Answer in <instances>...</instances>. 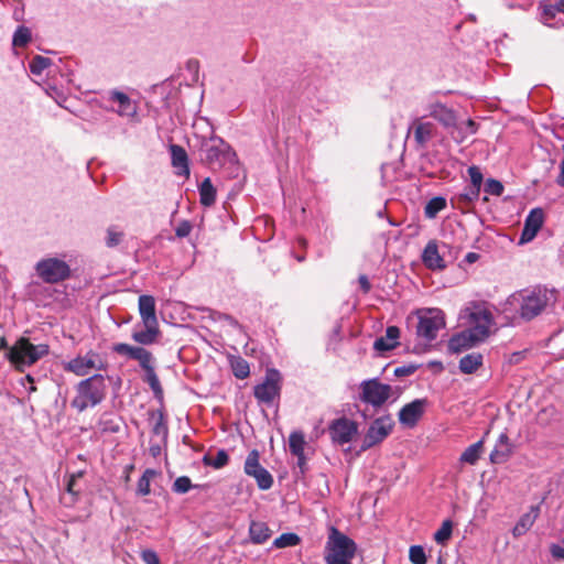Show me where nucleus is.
Listing matches in <instances>:
<instances>
[{
  "mask_svg": "<svg viewBox=\"0 0 564 564\" xmlns=\"http://www.w3.org/2000/svg\"><path fill=\"white\" fill-rule=\"evenodd\" d=\"M550 553L553 558L564 561V546L560 544H552L550 546Z\"/></svg>",
  "mask_w": 564,
  "mask_h": 564,
  "instance_id": "55",
  "label": "nucleus"
},
{
  "mask_svg": "<svg viewBox=\"0 0 564 564\" xmlns=\"http://www.w3.org/2000/svg\"><path fill=\"white\" fill-rule=\"evenodd\" d=\"M523 352H514L510 359L511 362H519L521 359Z\"/></svg>",
  "mask_w": 564,
  "mask_h": 564,
  "instance_id": "61",
  "label": "nucleus"
},
{
  "mask_svg": "<svg viewBox=\"0 0 564 564\" xmlns=\"http://www.w3.org/2000/svg\"><path fill=\"white\" fill-rule=\"evenodd\" d=\"M467 172L470 177V186L481 189L484 176L480 169L476 165H471L468 167Z\"/></svg>",
  "mask_w": 564,
  "mask_h": 564,
  "instance_id": "48",
  "label": "nucleus"
},
{
  "mask_svg": "<svg viewBox=\"0 0 564 564\" xmlns=\"http://www.w3.org/2000/svg\"><path fill=\"white\" fill-rule=\"evenodd\" d=\"M511 453L512 446L509 443V437L507 434L502 433L500 434L495 448L490 453V460L494 464H502L507 462Z\"/></svg>",
  "mask_w": 564,
  "mask_h": 564,
  "instance_id": "24",
  "label": "nucleus"
},
{
  "mask_svg": "<svg viewBox=\"0 0 564 564\" xmlns=\"http://www.w3.org/2000/svg\"><path fill=\"white\" fill-rule=\"evenodd\" d=\"M200 204L204 206H212L216 200V189L212 184L210 178H205L199 185Z\"/></svg>",
  "mask_w": 564,
  "mask_h": 564,
  "instance_id": "32",
  "label": "nucleus"
},
{
  "mask_svg": "<svg viewBox=\"0 0 564 564\" xmlns=\"http://www.w3.org/2000/svg\"><path fill=\"white\" fill-rule=\"evenodd\" d=\"M416 334L426 341L436 339L437 334L446 325L445 314L440 308H425L417 313Z\"/></svg>",
  "mask_w": 564,
  "mask_h": 564,
  "instance_id": "6",
  "label": "nucleus"
},
{
  "mask_svg": "<svg viewBox=\"0 0 564 564\" xmlns=\"http://www.w3.org/2000/svg\"><path fill=\"white\" fill-rule=\"evenodd\" d=\"M170 154L172 165L177 170L176 174L180 176H188L189 167H188V156L185 149L178 144L170 145Z\"/></svg>",
  "mask_w": 564,
  "mask_h": 564,
  "instance_id": "22",
  "label": "nucleus"
},
{
  "mask_svg": "<svg viewBox=\"0 0 564 564\" xmlns=\"http://www.w3.org/2000/svg\"><path fill=\"white\" fill-rule=\"evenodd\" d=\"M475 258H476L475 253H468V256H467L468 261H474Z\"/></svg>",
  "mask_w": 564,
  "mask_h": 564,
  "instance_id": "63",
  "label": "nucleus"
},
{
  "mask_svg": "<svg viewBox=\"0 0 564 564\" xmlns=\"http://www.w3.org/2000/svg\"><path fill=\"white\" fill-rule=\"evenodd\" d=\"M200 160L210 169H220L227 163L236 162V153L220 137L204 139L199 149Z\"/></svg>",
  "mask_w": 564,
  "mask_h": 564,
  "instance_id": "4",
  "label": "nucleus"
},
{
  "mask_svg": "<svg viewBox=\"0 0 564 564\" xmlns=\"http://www.w3.org/2000/svg\"><path fill=\"white\" fill-rule=\"evenodd\" d=\"M301 542V538L296 533H283L279 538H276L272 546L275 549H284V547H291L296 546Z\"/></svg>",
  "mask_w": 564,
  "mask_h": 564,
  "instance_id": "38",
  "label": "nucleus"
},
{
  "mask_svg": "<svg viewBox=\"0 0 564 564\" xmlns=\"http://www.w3.org/2000/svg\"><path fill=\"white\" fill-rule=\"evenodd\" d=\"M144 329L134 330L132 333V339L140 345H151L156 341V338L160 335L159 323L150 324L143 323Z\"/></svg>",
  "mask_w": 564,
  "mask_h": 564,
  "instance_id": "27",
  "label": "nucleus"
},
{
  "mask_svg": "<svg viewBox=\"0 0 564 564\" xmlns=\"http://www.w3.org/2000/svg\"><path fill=\"white\" fill-rule=\"evenodd\" d=\"M555 7H556L557 12L564 13V0H558L555 3Z\"/></svg>",
  "mask_w": 564,
  "mask_h": 564,
  "instance_id": "60",
  "label": "nucleus"
},
{
  "mask_svg": "<svg viewBox=\"0 0 564 564\" xmlns=\"http://www.w3.org/2000/svg\"><path fill=\"white\" fill-rule=\"evenodd\" d=\"M394 423L390 415L376 419L369 426L362 443V449H368L381 443L391 433Z\"/></svg>",
  "mask_w": 564,
  "mask_h": 564,
  "instance_id": "13",
  "label": "nucleus"
},
{
  "mask_svg": "<svg viewBox=\"0 0 564 564\" xmlns=\"http://www.w3.org/2000/svg\"><path fill=\"white\" fill-rule=\"evenodd\" d=\"M296 458H297V467L301 469L302 473H304L305 470V467H306V457H305V454L304 452L302 453V455H295Z\"/></svg>",
  "mask_w": 564,
  "mask_h": 564,
  "instance_id": "58",
  "label": "nucleus"
},
{
  "mask_svg": "<svg viewBox=\"0 0 564 564\" xmlns=\"http://www.w3.org/2000/svg\"><path fill=\"white\" fill-rule=\"evenodd\" d=\"M141 558L145 564H160V558L153 550L142 551Z\"/></svg>",
  "mask_w": 564,
  "mask_h": 564,
  "instance_id": "54",
  "label": "nucleus"
},
{
  "mask_svg": "<svg viewBox=\"0 0 564 564\" xmlns=\"http://www.w3.org/2000/svg\"><path fill=\"white\" fill-rule=\"evenodd\" d=\"M400 336V329L397 326H389L386 329V337H379L375 340L373 348L378 351H389L397 347V339Z\"/></svg>",
  "mask_w": 564,
  "mask_h": 564,
  "instance_id": "28",
  "label": "nucleus"
},
{
  "mask_svg": "<svg viewBox=\"0 0 564 564\" xmlns=\"http://www.w3.org/2000/svg\"><path fill=\"white\" fill-rule=\"evenodd\" d=\"M51 64L52 61L48 57L35 55L32 57L29 68L33 75L40 76L48 66H51Z\"/></svg>",
  "mask_w": 564,
  "mask_h": 564,
  "instance_id": "41",
  "label": "nucleus"
},
{
  "mask_svg": "<svg viewBox=\"0 0 564 564\" xmlns=\"http://www.w3.org/2000/svg\"><path fill=\"white\" fill-rule=\"evenodd\" d=\"M63 369L78 377H84L91 370L106 369V362L98 352L89 350L84 356H77L69 361L63 362Z\"/></svg>",
  "mask_w": 564,
  "mask_h": 564,
  "instance_id": "9",
  "label": "nucleus"
},
{
  "mask_svg": "<svg viewBox=\"0 0 564 564\" xmlns=\"http://www.w3.org/2000/svg\"><path fill=\"white\" fill-rule=\"evenodd\" d=\"M358 282H359L360 288L364 291V293H368L370 291L371 285L366 275H360L358 279Z\"/></svg>",
  "mask_w": 564,
  "mask_h": 564,
  "instance_id": "57",
  "label": "nucleus"
},
{
  "mask_svg": "<svg viewBox=\"0 0 564 564\" xmlns=\"http://www.w3.org/2000/svg\"><path fill=\"white\" fill-rule=\"evenodd\" d=\"M453 522L451 520H444L441 528L434 533V540L437 544L444 545L452 536Z\"/></svg>",
  "mask_w": 564,
  "mask_h": 564,
  "instance_id": "42",
  "label": "nucleus"
},
{
  "mask_svg": "<svg viewBox=\"0 0 564 564\" xmlns=\"http://www.w3.org/2000/svg\"><path fill=\"white\" fill-rule=\"evenodd\" d=\"M468 312L470 327L468 329L476 337V340L484 341L490 333L492 325V314L490 311L481 305H473Z\"/></svg>",
  "mask_w": 564,
  "mask_h": 564,
  "instance_id": "11",
  "label": "nucleus"
},
{
  "mask_svg": "<svg viewBox=\"0 0 564 564\" xmlns=\"http://www.w3.org/2000/svg\"><path fill=\"white\" fill-rule=\"evenodd\" d=\"M429 400L426 398L415 399L403 405L399 411V422L405 427H414L424 415Z\"/></svg>",
  "mask_w": 564,
  "mask_h": 564,
  "instance_id": "16",
  "label": "nucleus"
},
{
  "mask_svg": "<svg viewBox=\"0 0 564 564\" xmlns=\"http://www.w3.org/2000/svg\"><path fill=\"white\" fill-rule=\"evenodd\" d=\"M192 229H193L192 224L187 220H183L176 226L175 235L178 238H185L191 234Z\"/></svg>",
  "mask_w": 564,
  "mask_h": 564,
  "instance_id": "53",
  "label": "nucleus"
},
{
  "mask_svg": "<svg viewBox=\"0 0 564 564\" xmlns=\"http://www.w3.org/2000/svg\"><path fill=\"white\" fill-rule=\"evenodd\" d=\"M427 111L432 118H434L445 127H452L456 122V115L454 110L442 102L435 101L429 104Z\"/></svg>",
  "mask_w": 564,
  "mask_h": 564,
  "instance_id": "20",
  "label": "nucleus"
},
{
  "mask_svg": "<svg viewBox=\"0 0 564 564\" xmlns=\"http://www.w3.org/2000/svg\"><path fill=\"white\" fill-rule=\"evenodd\" d=\"M328 432L333 443L344 445L350 443L358 433V425L355 421L347 417H339L328 426Z\"/></svg>",
  "mask_w": 564,
  "mask_h": 564,
  "instance_id": "14",
  "label": "nucleus"
},
{
  "mask_svg": "<svg viewBox=\"0 0 564 564\" xmlns=\"http://www.w3.org/2000/svg\"><path fill=\"white\" fill-rule=\"evenodd\" d=\"M281 375L275 369H269L265 372L263 381L253 389V394L259 403L272 404L280 397Z\"/></svg>",
  "mask_w": 564,
  "mask_h": 564,
  "instance_id": "10",
  "label": "nucleus"
},
{
  "mask_svg": "<svg viewBox=\"0 0 564 564\" xmlns=\"http://www.w3.org/2000/svg\"><path fill=\"white\" fill-rule=\"evenodd\" d=\"M37 276L45 283L55 284L70 276L69 265L62 259L50 257L35 264Z\"/></svg>",
  "mask_w": 564,
  "mask_h": 564,
  "instance_id": "7",
  "label": "nucleus"
},
{
  "mask_svg": "<svg viewBox=\"0 0 564 564\" xmlns=\"http://www.w3.org/2000/svg\"><path fill=\"white\" fill-rule=\"evenodd\" d=\"M557 13L555 4H545L542 7L541 21L545 25H551L550 20Z\"/></svg>",
  "mask_w": 564,
  "mask_h": 564,
  "instance_id": "50",
  "label": "nucleus"
},
{
  "mask_svg": "<svg viewBox=\"0 0 564 564\" xmlns=\"http://www.w3.org/2000/svg\"><path fill=\"white\" fill-rule=\"evenodd\" d=\"M485 193L492 196H501L503 194V184L496 178H487L484 187Z\"/></svg>",
  "mask_w": 564,
  "mask_h": 564,
  "instance_id": "45",
  "label": "nucleus"
},
{
  "mask_svg": "<svg viewBox=\"0 0 564 564\" xmlns=\"http://www.w3.org/2000/svg\"><path fill=\"white\" fill-rule=\"evenodd\" d=\"M141 368L144 370V381L149 384L155 398L163 397V389L154 369V358L150 359V362H145Z\"/></svg>",
  "mask_w": 564,
  "mask_h": 564,
  "instance_id": "29",
  "label": "nucleus"
},
{
  "mask_svg": "<svg viewBox=\"0 0 564 564\" xmlns=\"http://www.w3.org/2000/svg\"><path fill=\"white\" fill-rule=\"evenodd\" d=\"M153 433L163 438H165L167 436V427L164 424V422L162 421V419L159 422H156V424L154 425Z\"/></svg>",
  "mask_w": 564,
  "mask_h": 564,
  "instance_id": "56",
  "label": "nucleus"
},
{
  "mask_svg": "<svg viewBox=\"0 0 564 564\" xmlns=\"http://www.w3.org/2000/svg\"><path fill=\"white\" fill-rule=\"evenodd\" d=\"M112 351L129 359L137 360L140 367L145 362H150V359H153V355L143 347L131 346L124 343L115 344Z\"/></svg>",
  "mask_w": 564,
  "mask_h": 564,
  "instance_id": "18",
  "label": "nucleus"
},
{
  "mask_svg": "<svg viewBox=\"0 0 564 564\" xmlns=\"http://www.w3.org/2000/svg\"><path fill=\"white\" fill-rule=\"evenodd\" d=\"M47 354L48 346L46 344L33 345L29 338L21 337L8 349L6 356L18 370L22 371Z\"/></svg>",
  "mask_w": 564,
  "mask_h": 564,
  "instance_id": "3",
  "label": "nucleus"
},
{
  "mask_svg": "<svg viewBox=\"0 0 564 564\" xmlns=\"http://www.w3.org/2000/svg\"><path fill=\"white\" fill-rule=\"evenodd\" d=\"M229 456L225 449H219L215 457H212L209 454L204 455L203 464L205 466H212L215 469H220L228 464Z\"/></svg>",
  "mask_w": 564,
  "mask_h": 564,
  "instance_id": "36",
  "label": "nucleus"
},
{
  "mask_svg": "<svg viewBox=\"0 0 564 564\" xmlns=\"http://www.w3.org/2000/svg\"><path fill=\"white\" fill-rule=\"evenodd\" d=\"M272 531L267 523L261 521H251L249 527V536L253 544H263L271 538Z\"/></svg>",
  "mask_w": 564,
  "mask_h": 564,
  "instance_id": "30",
  "label": "nucleus"
},
{
  "mask_svg": "<svg viewBox=\"0 0 564 564\" xmlns=\"http://www.w3.org/2000/svg\"><path fill=\"white\" fill-rule=\"evenodd\" d=\"M150 453L153 457H156L161 454V446L160 445H151L150 446Z\"/></svg>",
  "mask_w": 564,
  "mask_h": 564,
  "instance_id": "59",
  "label": "nucleus"
},
{
  "mask_svg": "<svg viewBox=\"0 0 564 564\" xmlns=\"http://www.w3.org/2000/svg\"><path fill=\"white\" fill-rule=\"evenodd\" d=\"M232 372L238 379H246L250 373L249 364L241 357L231 361Z\"/></svg>",
  "mask_w": 564,
  "mask_h": 564,
  "instance_id": "44",
  "label": "nucleus"
},
{
  "mask_svg": "<svg viewBox=\"0 0 564 564\" xmlns=\"http://www.w3.org/2000/svg\"><path fill=\"white\" fill-rule=\"evenodd\" d=\"M480 343V340H476V337L470 333L467 328L456 335H454L448 341V349L452 352H459L464 349L473 347L474 345Z\"/></svg>",
  "mask_w": 564,
  "mask_h": 564,
  "instance_id": "23",
  "label": "nucleus"
},
{
  "mask_svg": "<svg viewBox=\"0 0 564 564\" xmlns=\"http://www.w3.org/2000/svg\"><path fill=\"white\" fill-rule=\"evenodd\" d=\"M31 37V30L28 26L20 25L13 34L12 45L14 47H25L30 43Z\"/></svg>",
  "mask_w": 564,
  "mask_h": 564,
  "instance_id": "39",
  "label": "nucleus"
},
{
  "mask_svg": "<svg viewBox=\"0 0 564 564\" xmlns=\"http://www.w3.org/2000/svg\"><path fill=\"white\" fill-rule=\"evenodd\" d=\"M357 544L348 535L332 527L325 545L326 564H352Z\"/></svg>",
  "mask_w": 564,
  "mask_h": 564,
  "instance_id": "2",
  "label": "nucleus"
},
{
  "mask_svg": "<svg viewBox=\"0 0 564 564\" xmlns=\"http://www.w3.org/2000/svg\"><path fill=\"white\" fill-rule=\"evenodd\" d=\"M480 189L474 186H466L462 192L452 196L451 203L454 208L460 212H467L478 199Z\"/></svg>",
  "mask_w": 564,
  "mask_h": 564,
  "instance_id": "19",
  "label": "nucleus"
},
{
  "mask_svg": "<svg viewBox=\"0 0 564 564\" xmlns=\"http://www.w3.org/2000/svg\"><path fill=\"white\" fill-rule=\"evenodd\" d=\"M156 475L153 469H145L140 479L138 480L137 492L141 496H147L150 494V485L151 479Z\"/></svg>",
  "mask_w": 564,
  "mask_h": 564,
  "instance_id": "43",
  "label": "nucleus"
},
{
  "mask_svg": "<svg viewBox=\"0 0 564 564\" xmlns=\"http://www.w3.org/2000/svg\"><path fill=\"white\" fill-rule=\"evenodd\" d=\"M260 455L257 449L251 451L245 460L243 471L252 477L261 490H268L273 485L272 475L260 464Z\"/></svg>",
  "mask_w": 564,
  "mask_h": 564,
  "instance_id": "12",
  "label": "nucleus"
},
{
  "mask_svg": "<svg viewBox=\"0 0 564 564\" xmlns=\"http://www.w3.org/2000/svg\"><path fill=\"white\" fill-rule=\"evenodd\" d=\"M544 223V213L541 208L532 209L524 220V226L520 236V243L532 241Z\"/></svg>",
  "mask_w": 564,
  "mask_h": 564,
  "instance_id": "17",
  "label": "nucleus"
},
{
  "mask_svg": "<svg viewBox=\"0 0 564 564\" xmlns=\"http://www.w3.org/2000/svg\"><path fill=\"white\" fill-rule=\"evenodd\" d=\"M0 347L3 348V349H9L10 347H8V344H7V340L4 337H1L0 339Z\"/></svg>",
  "mask_w": 564,
  "mask_h": 564,
  "instance_id": "62",
  "label": "nucleus"
},
{
  "mask_svg": "<svg viewBox=\"0 0 564 564\" xmlns=\"http://www.w3.org/2000/svg\"><path fill=\"white\" fill-rule=\"evenodd\" d=\"M482 355L479 352L467 354L459 360V370L463 373L471 375L482 366Z\"/></svg>",
  "mask_w": 564,
  "mask_h": 564,
  "instance_id": "31",
  "label": "nucleus"
},
{
  "mask_svg": "<svg viewBox=\"0 0 564 564\" xmlns=\"http://www.w3.org/2000/svg\"><path fill=\"white\" fill-rule=\"evenodd\" d=\"M83 477V471H78L76 474H73L69 476L67 484H66V490L70 495L69 501L66 500V497L62 498V501L65 506H70L75 501V497L78 495L79 489L76 488L77 480Z\"/></svg>",
  "mask_w": 564,
  "mask_h": 564,
  "instance_id": "40",
  "label": "nucleus"
},
{
  "mask_svg": "<svg viewBox=\"0 0 564 564\" xmlns=\"http://www.w3.org/2000/svg\"><path fill=\"white\" fill-rule=\"evenodd\" d=\"M422 261L431 270H442L445 268V261L438 252L436 241L431 240L427 242L422 253Z\"/></svg>",
  "mask_w": 564,
  "mask_h": 564,
  "instance_id": "21",
  "label": "nucleus"
},
{
  "mask_svg": "<svg viewBox=\"0 0 564 564\" xmlns=\"http://www.w3.org/2000/svg\"><path fill=\"white\" fill-rule=\"evenodd\" d=\"M446 199L442 196L431 198L424 207L425 217L429 219L435 218L440 212L446 208Z\"/></svg>",
  "mask_w": 564,
  "mask_h": 564,
  "instance_id": "33",
  "label": "nucleus"
},
{
  "mask_svg": "<svg viewBox=\"0 0 564 564\" xmlns=\"http://www.w3.org/2000/svg\"><path fill=\"white\" fill-rule=\"evenodd\" d=\"M519 317L524 321H531L541 314L551 301L554 300V293L543 288H535L531 291H523L518 297Z\"/></svg>",
  "mask_w": 564,
  "mask_h": 564,
  "instance_id": "5",
  "label": "nucleus"
},
{
  "mask_svg": "<svg viewBox=\"0 0 564 564\" xmlns=\"http://www.w3.org/2000/svg\"><path fill=\"white\" fill-rule=\"evenodd\" d=\"M419 366L414 364L404 365L394 369L395 377H408L413 375L417 370Z\"/></svg>",
  "mask_w": 564,
  "mask_h": 564,
  "instance_id": "52",
  "label": "nucleus"
},
{
  "mask_svg": "<svg viewBox=\"0 0 564 564\" xmlns=\"http://www.w3.org/2000/svg\"><path fill=\"white\" fill-rule=\"evenodd\" d=\"M107 100L115 104L117 107H112L111 111L118 116L134 120L138 116V102L131 99L126 93L118 89L108 91Z\"/></svg>",
  "mask_w": 564,
  "mask_h": 564,
  "instance_id": "15",
  "label": "nucleus"
},
{
  "mask_svg": "<svg viewBox=\"0 0 564 564\" xmlns=\"http://www.w3.org/2000/svg\"><path fill=\"white\" fill-rule=\"evenodd\" d=\"M139 313L142 319V323H158L156 314H155V300L151 295H141L139 296Z\"/></svg>",
  "mask_w": 564,
  "mask_h": 564,
  "instance_id": "26",
  "label": "nucleus"
},
{
  "mask_svg": "<svg viewBox=\"0 0 564 564\" xmlns=\"http://www.w3.org/2000/svg\"><path fill=\"white\" fill-rule=\"evenodd\" d=\"M123 238V232L116 229V227H109L107 229L106 245L109 248L118 246Z\"/></svg>",
  "mask_w": 564,
  "mask_h": 564,
  "instance_id": "46",
  "label": "nucleus"
},
{
  "mask_svg": "<svg viewBox=\"0 0 564 564\" xmlns=\"http://www.w3.org/2000/svg\"><path fill=\"white\" fill-rule=\"evenodd\" d=\"M484 441L480 440L468 446L460 456V462L474 465L480 458Z\"/></svg>",
  "mask_w": 564,
  "mask_h": 564,
  "instance_id": "35",
  "label": "nucleus"
},
{
  "mask_svg": "<svg viewBox=\"0 0 564 564\" xmlns=\"http://www.w3.org/2000/svg\"><path fill=\"white\" fill-rule=\"evenodd\" d=\"M433 128V123L431 122L419 121V123L414 128L415 141L420 145H424L432 138Z\"/></svg>",
  "mask_w": 564,
  "mask_h": 564,
  "instance_id": "34",
  "label": "nucleus"
},
{
  "mask_svg": "<svg viewBox=\"0 0 564 564\" xmlns=\"http://www.w3.org/2000/svg\"><path fill=\"white\" fill-rule=\"evenodd\" d=\"M76 395L70 402L72 408L84 412L102 402L107 392L106 380L102 375H94L79 381L75 387Z\"/></svg>",
  "mask_w": 564,
  "mask_h": 564,
  "instance_id": "1",
  "label": "nucleus"
},
{
  "mask_svg": "<svg viewBox=\"0 0 564 564\" xmlns=\"http://www.w3.org/2000/svg\"><path fill=\"white\" fill-rule=\"evenodd\" d=\"M477 131V124L474 120L468 119L459 127V133L462 134V139L466 138L467 135L474 134Z\"/></svg>",
  "mask_w": 564,
  "mask_h": 564,
  "instance_id": "51",
  "label": "nucleus"
},
{
  "mask_svg": "<svg viewBox=\"0 0 564 564\" xmlns=\"http://www.w3.org/2000/svg\"><path fill=\"white\" fill-rule=\"evenodd\" d=\"M540 514V507L539 506H532L530 508V511L522 514L514 525L512 530V534L516 538H519L523 534H525L534 524L536 518Z\"/></svg>",
  "mask_w": 564,
  "mask_h": 564,
  "instance_id": "25",
  "label": "nucleus"
},
{
  "mask_svg": "<svg viewBox=\"0 0 564 564\" xmlns=\"http://www.w3.org/2000/svg\"><path fill=\"white\" fill-rule=\"evenodd\" d=\"M409 557L413 564H426L425 552L420 545H413L410 547Z\"/></svg>",
  "mask_w": 564,
  "mask_h": 564,
  "instance_id": "47",
  "label": "nucleus"
},
{
  "mask_svg": "<svg viewBox=\"0 0 564 564\" xmlns=\"http://www.w3.org/2000/svg\"><path fill=\"white\" fill-rule=\"evenodd\" d=\"M359 399L375 409L381 408L392 395V387L379 379L364 380L360 386Z\"/></svg>",
  "mask_w": 564,
  "mask_h": 564,
  "instance_id": "8",
  "label": "nucleus"
},
{
  "mask_svg": "<svg viewBox=\"0 0 564 564\" xmlns=\"http://www.w3.org/2000/svg\"><path fill=\"white\" fill-rule=\"evenodd\" d=\"M306 442L304 434L300 431H294L289 436V447L292 455H302Z\"/></svg>",
  "mask_w": 564,
  "mask_h": 564,
  "instance_id": "37",
  "label": "nucleus"
},
{
  "mask_svg": "<svg viewBox=\"0 0 564 564\" xmlns=\"http://www.w3.org/2000/svg\"><path fill=\"white\" fill-rule=\"evenodd\" d=\"M192 488V481L186 476H181L173 484V491L177 494H186Z\"/></svg>",
  "mask_w": 564,
  "mask_h": 564,
  "instance_id": "49",
  "label": "nucleus"
}]
</instances>
